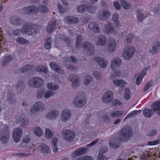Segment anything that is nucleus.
<instances>
[{
    "label": "nucleus",
    "instance_id": "nucleus-64",
    "mask_svg": "<svg viewBox=\"0 0 160 160\" xmlns=\"http://www.w3.org/2000/svg\"><path fill=\"white\" fill-rule=\"evenodd\" d=\"M53 94L54 93L53 92L48 91L45 93L44 97L46 98H48L50 96H52Z\"/></svg>",
    "mask_w": 160,
    "mask_h": 160
},
{
    "label": "nucleus",
    "instance_id": "nucleus-46",
    "mask_svg": "<svg viewBox=\"0 0 160 160\" xmlns=\"http://www.w3.org/2000/svg\"><path fill=\"white\" fill-rule=\"evenodd\" d=\"M82 40V37L80 35L77 37L76 47L77 49H79L80 48V44Z\"/></svg>",
    "mask_w": 160,
    "mask_h": 160
},
{
    "label": "nucleus",
    "instance_id": "nucleus-11",
    "mask_svg": "<svg viewBox=\"0 0 160 160\" xmlns=\"http://www.w3.org/2000/svg\"><path fill=\"white\" fill-rule=\"evenodd\" d=\"M150 68V67H148L144 68L143 69L137 78L136 83L137 85H139L140 84L141 81L142 80L143 78L145 76L147 72L148 71V69Z\"/></svg>",
    "mask_w": 160,
    "mask_h": 160
},
{
    "label": "nucleus",
    "instance_id": "nucleus-13",
    "mask_svg": "<svg viewBox=\"0 0 160 160\" xmlns=\"http://www.w3.org/2000/svg\"><path fill=\"white\" fill-rule=\"evenodd\" d=\"M108 151V148L106 146H102L101 147L98 157V160H107L108 158H105L103 154Z\"/></svg>",
    "mask_w": 160,
    "mask_h": 160
},
{
    "label": "nucleus",
    "instance_id": "nucleus-8",
    "mask_svg": "<svg viewBox=\"0 0 160 160\" xmlns=\"http://www.w3.org/2000/svg\"><path fill=\"white\" fill-rule=\"evenodd\" d=\"M30 25L29 24H27L21 29H17L13 31V33L14 35L18 36L19 35L20 32L23 34L27 33L29 35L30 34Z\"/></svg>",
    "mask_w": 160,
    "mask_h": 160
},
{
    "label": "nucleus",
    "instance_id": "nucleus-35",
    "mask_svg": "<svg viewBox=\"0 0 160 160\" xmlns=\"http://www.w3.org/2000/svg\"><path fill=\"white\" fill-rule=\"evenodd\" d=\"M112 21L114 22L115 25L116 26L118 27L120 25V23L118 21V13H114L112 18Z\"/></svg>",
    "mask_w": 160,
    "mask_h": 160
},
{
    "label": "nucleus",
    "instance_id": "nucleus-39",
    "mask_svg": "<svg viewBox=\"0 0 160 160\" xmlns=\"http://www.w3.org/2000/svg\"><path fill=\"white\" fill-rule=\"evenodd\" d=\"M5 131L7 133L6 135L5 136H2L0 140L2 143L4 144L8 142L10 137L9 132L8 130H5Z\"/></svg>",
    "mask_w": 160,
    "mask_h": 160
},
{
    "label": "nucleus",
    "instance_id": "nucleus-26",
    "mask_svg": "<svg viewBox=\"0 0 160 160\" xmlns=\"http://www.w3.org/2000/svg\"><path fill=\"white\" fill-rule=\"evenodd\" d=\"M44 83L43 80L39 77H35L33 78V84L35 87H39L43 85Z\"/></svg>",
    "mask_w": 160,
    "mask_h": 160
},
{
    "label": "nucleus",
    "instance_id": "nucleus-36",
    "mask_svg": "<svg viewBox=\"0 0 160 160\" xmlns=\"http://www.w3.org/2000/svg\"><path fill=\"white\" fill-rule=\"evenodd\" d=\"M160 46V42H155L152 47V51H150V52H152L153 54H156L159 49Z\"/></svg>",
    "mask_w": 160,
    "mask_h": 160
},
{
    "label": "nucleus",
    "instance_id": "nucleus-21",
    "mask_svg": "<svg viewBox=\"0 0 160 160\" xmlns=\"http://www.w3.org/2000/svg\"><path fill=\"white\" fill-rule=\"evenodd\" d=\"M105 31L106 33L107 34L113 33L115 34L117 33V31L114 30V27L110 23H107L105 26Z\"/></svg>",
    "mask_w": 160,
    "mask_h": 160
},
{
    "label": "nucleus",
    "instance_id": "nucleus-15",
    "mask_svg": "<svg viewBox=\"0 0 160 160\" xmlns=\"http://www.w3.org/2000/svg\"><path fill=\"white\" fill-rule=\"evenodd\" d=\"M58 25L56 20L50 21L46 28L47 32L48 33L52 32L54 29L58 28Z\"/></svg>",
    "mask_w": 160,
    "mask_h": 160
},
{
    "label": "nucleus",
    "instance_id": "nucleus-19",
    "mask_svg": "<svg viewBox=\"0 0 160 160\" xmlns=\"http://www.w3.org/2000/svg\"><path fill=\"white\" fill-rule=\"evenodd\" d=\"M59 114V112L56 110L51 111L48 113L46 117L48 119L52 120L56 119Z\"/></svg>",
    "mask_w": 160,
    "mask_h": 160
},
{
    "label": "nucleus",
    "instance_id": "nucleus-59",
    "mask_svg": "<svg viewBox=\"0 0 160 160\" xmlns=\"http://www.w3.org/2000/svg\"><path fill=\"white\" fill-rule=\"evenodd\" d=\"M152 86V80L149 81L145 85L143 89V91L144 92H146L149 88L151 87Z\"/></svg>",
    "mask_w": 160,
    "mask_h": 160
},
{
    "label": "nucleus",
    "instance_id": "nucleus-43",
    "mask_svg": "<svg viewBox=\"0 0 160 160\" xmlns=\"http://www.w3.org/2000/svg\"><path fill=\"white\" fill-rule=\"evenodd\" d=\"M123 111L119 110L113 112L111 114L112 117H119L123 114Z\"/></svg>",
    "mask_w": 160,
    "mask_h": 160
},
{
    "label": "nucleus",
    "instance_id": "nucleus-54",
    "mask_svg": "<svg viewBox=\"0 0 160 160\" xmlns=\"http://www.w3.org/2000/svg\"><path fill=\"white\" fill-rule=\"evenodd\" d=\"M45 135L47 138L49 139L53 137V134L49 129H46Z\"/></svg>",
    "mask_w": 160,
    "mask_h": 160
},
{
    "label": "nucleus",
    "instance_id": "nucleus-48",
    "mask_svg": "<svg viewBox=\"0 0 160 160\" xmlns=\"http://www.w3.org/2000/svg\"><path fill=\"white\" fill-rule=\"evenodd\" d=\"M87 4L81 5L78 6L77 7L78 12L80 13H82L84 12L87 9Z\"/></svg>",
    "mask_w": 160,
    "mask_h": 160
},
{
    "label": "nucleus",
    "instance_id": "nucleus-57",
    "mask_svg": "<svg viewBox=\"0 0 160 160\" xmlns=\"http://www.w3.org/2000/svg\"><path fill=\"white\" fill-rule=\"evenodd\" d=\"M85 81L84 82L85 85H88L90 82L92 81V78L90 75H88L86 76L84 78Z\"/></svg>",
    "mask_w": 160,
    "mask_h": 160
},
{
    "label": "nucleus",
    "instance_id": "nucleus-52",
    "mask_svg": "<svg viewBox=\"0 0 160 160\" xmlns=\"http://www.w3.org/2000/svg\"><path fill=\"white\" fill-rule=\"evenodd\" d=\"M142 112V110H134L130 112L126 117V118L124 119V121L126 119L130 117H133L135 114H137L139 113H140Z\"/></svg>",
    "mask_w": 160,
    "mask_h": 160
},
{
    "label": "nucleus",
    "instance_id": "nucleus-2",
    "mask_svg": "<svg viewBox=\"0 0 160 160\" xmlns=\"http://www.w3.org/2000/svg\"><path fill=\"white\" fill-rule=\"evenodd\" d=\"M113 97V93L110 91H108L105 92L102 97L103 102L105 103H108L112 101V106H114L118 105H121L122 102L117 99H114L112 100Z\"/></svg>",
    "mask_w": 160,
    "mask_h": 160
},
{
    "label": "nucleus",
    "instance_id": "nucleus-20",
    "mask_svg": "<svg viewBox=\"0 0 160 160\" xmlns=\"http://www.w3.org/2000/svg\"><path fill=\"white\" fill-rule=\"evenodd\" d=\"M71 116L70 111L68 109H66L62 112L61 119L62 121L66 122L70 118Z\"/></svg>",
    "mask_w": 160,
    "mask_h": 160
},
{
    "label": "nucleus",
    "instance_id": "nucleus-23",
    "mask_svg": "<svg viewBox=\"0 0 160 160\" xmlns=\"http://www.w3.org/2000/svg\"><path fill=\"white\" fill-rule=\"evenodd\" d=\"M122 62V60L119 58H115L112 62L111 65V69L113 70H115L119 68Z\"/></svg>",
    "mask_w": 160,
    "mask_h": 160
},
{
    "label": "nucleus",
    "instance_id": "nucleus-3",
    "mask_svg": "<svg viewBox=\"0 0 160 160\" xmlns=\"http://www.w3.org/2000/svg\"><path fill=\"white\" fill-rule=\"evenodd\" d=\"M135 51V48L133 46L128 47L124 50L123 58L125 60H129L133 56Z\"/></svg>",
    "mask_w": 160,
    "mask_h": 160
},
{
    "label": "nucleus",
    "instance_id": "nucleus-25",
    "mask_svg": "<svg viewBox=\"0 0 160 160\" xmlns=\"http://www.w3.org/2000/svg\"><path fill=\"white\" fill-rule=\"evenodd\" d=\"M38 146V150L41 152L48 153L49 152V148L44 143H41Z\"/></svg>",
    "mask_w": 160,
    "mask_h": 160
},
{
    "label": "nucleus",
    "instance_id": "nucleus-62",
    "mask_svg": "<svg viewBox=\"0 0 160 160\" xmlns=\"http://www.w3.org/2000/svg\"><path fill=\"white\" fill-rule=\"evenodd\" d=\"M133 34L131 33L128 35L126 37V41L127 43H130L131 42L133 38Z\"/></svg>",
    "mask_w": 160,
    "mask_h": 160
},
{
    "label": "nucleus",
    "instance_id": "nucleus-9",
    "mask_svg": "<svg viewBox=\"0 0 160 160\" xmlns=\"http://www.w3.org/2000/svg\"><path fill=\"white\" fill-rule=\"evenodd\" d=\"M69 80L72 82V86L73 88H76L79 84V77L74 74H72L68 77Z\"/></svg>",
    "mask_w": 160,
    "mask_h": 160
},
{
    "label": "nucleus",
    "instance_id": "nucleus-53",
    "mask_svg": "<svg viewBox=\"0 0 160 160\" xmlns=\"http://www.w3.org/2000/svg\"><path fill=\"white\" fill-rule=\"evenodd\" d=\"M47 87L49 89L53 90H56L58 88V84H55L53 86L51 82H48L47 84Z\"/></svg>",
    "mask_w": 160,
    "mask_h": 160
},
{
    "label": "nucleus",
    "instance_id": "nucleus-33",
    "mask_svg": "<svg viewBox=\"0 0 160 160\" xmlns=\"http://www.w3.org/2000/svg\"><path fill=\"white\" fill-rule=\"evenodd\" d=\"M122 7L124 9H128L130 8V3L127 0H120Z\"/></svg>",
    "mask_w": 160,
    "mask_h": 160
},
{
    "label": "nucleus",
    "instance_id": "nucleus-16",
    "mask_svg": "<svg viewBox=\"0 0 160 160\" xmlns=\"http://www.w3.org/2000/svg\"><path fill=\"white\" fill-rule=\"evenodd\" d=\"M87 150L86 148H77L72 154V156L73 157L84 154L86 153Z\"/></svg>",
    "mask_w": 160,
    "mask_h": 160
},
{
    "label": "nucleus",
    "instance_id": "nucleus-38",
    "mask_svg": "<svg viewBox=\"0 0 160 160\" xmlns=\"http://www.w3.org/2000/svg\"><path fill=\"white\" fill-rule=\"evenodd\" d=\"M36 71L41 73H47L48 72V68L47 67L43 66H40L37 67L36 68Z\"/></svg>",
    "mask_w": 160,
    "mask_h": 160
},
{
    "label": "nucleus",
    "instance_id": "nucleus-61",
    "mask_svg": "<svg viewBox=\"0 0 160 160\" xmlns=\"http://www.w3.org/2000/svg\"><path fill=\"white\" fill-rule=\"evenodd\" d=\"M45 91L44 89H43L41 91H38L37 98L39 99L43 97L44 93H45Z\"/></svg>",
    "mask_w": 160,
    "mask_h": 160
},
{
    "label": "nucleus",
    "instance_id": "nucleus-60",
    "mask_svg": "<svg viewBox=\"0 0 160 160\" xmlns=\"http://www.w3.org/2000/svg\"><path fill=\"white\" fill-rule=\"evenodd\" d=\"M21 12L22 14H29L30 13V6L22 8Z\"/></svg>",
    "mask_w": 160,
    "mask_h": 160
},
{
    "label": "nucleus",
    "instance_id": "nucleus-47",
    "mask_svg": "<svg viewBox=\"0 0 160 160\" xmlns=\"http://www.w3.org/2000/svg\"><path fill=\"white\" fill-rule=\"evenodd\" d=\"M35 134L38 136L41 137L43 134V132L42 129L39 127H37L34 130Z\"/></svg>",
    "mask_w": 160,
    "mask_h": 160
},
{
    "label": "nucleus",
    "instance_id": "nucleus-37",
    "mask_svg": "<svg viewBox=\"0 0 160 160\" xmlns=\"http://www.w3.org/2000/svg\"><path fill=\"white\" fill-rule=\"evenodd\" d=\"M24 84L23 81H18L16 87V90L17 92H21L22 89H24Z\"/></svg>",
    "mask_w": 160,
    "mask_h": 160
},
{
    "label": "nucleus",
    "instance_id": "nucleus-5",
    "mask_svg": "<svg viewBox=\"0 0 160 160\" xmlns=\"http://www.w3.org/2000/svg\"><path fill=\"white\" fill-rule=\"evenodd\" d=\"M82 94V93L80 94V95L78 94V96H77V97L73 99V103L75 107L82 108L86 104L87 100L86 98L84 97L82 100H79L78 102V98H80L81 97L83 96Z\"/></svg>",
    "mask_w": 160,
    "mask_h": 160
},
{
    "label": "nucleus",
    "instance_id": "nucleus-22",
    "mask_svg": "<svg viewBox=\"0 0 160 160\" xmlns=\"http://www.w3.org/2000/svg\"><path fill=\"white\" fill-rule=\"evenodd\" d=\"M94 61H96L102 68H105L108 64V62L101 58L98 57H96L94 59Z\"/></svg>",
    "mask_w": 160,
    "mask_h": 160
},
{
    "label": "nucleus",
    "instance_id": "nucleus-42",
    "mask_svg": "<svg viewBox=\"0 0 160 160\" xmlns=\"http://www.w3.org/2000/svg\"><path fill=\"white\" fill-rule=\"evenodd\" d=\"M116 43L115 41L110 43L107 49L108 51L109 52H113L116 49Z\"/></svg>",
    "mask_w": 160,
    "mask_h": 160
},
{
    "label": "nucleus",
    "instance_id": "nucleus-24",
    "mask_svg": "<svg viewBox=\"0 0 160 160\" xmlns=\"http://www.w3.org/2000/svg\"><path fill=\"white\" fill-rule=\"evenodd\" d=\"M31 36H35L40 30V28L38 25L31 23Z\"/></svg>",
    "mask_w": 160,
    "mask_h": 160
},
{
    "label": "nucleus",
    "instance_id": "nucleus-10",
    "mask_svg": "<svg viewBox=\"0 0 160 160\" xmlns=\"http://www.w3.org/2000/svg\"><path fill=\"white\" fill-rule=\"evenodd\" d=\"M22 133V129L20 128H16L13 133V140L14 142H17L20 140V137Z\"/></svg>",
    "mask_w": 160,
    "mask_h": 160
},
{
    "label": "nucleus",
    "instance_id": "nucleus-4",
    "mask_svg": "<svg viewBox=\"0 0 160 160\" xmlns=\"http://www.w3.org/2000/svg\"><path fill=\"white\" fill-rule=\"evenodd\" d=\"M62 134L64 139L68 141H72L75 136V134L72 131H70L68 129L62 130Z\"/></svg>",
    "mask_w": 160,
    "mask_h": 160
},
{
    "label": "nucleus",
    "instance_id": "nucleus-41",
    "mask_svg": "<svg viewBox=\"0 0 160 160\" xmlns=\"http://www.w3.org/2000/svg\"><path fill=\"white\" fill-rule=\"evenodd\" d=\"M52 39L51 37H49L46 39L44 43V47L47 49H49L52 47Z\"/></svg>",
    "mask_w": 160,
    "mask_h": 160
},
{
    "label": "nucleus",
    "instance_id": "nucleus-17",
    "mask_svg": "<svg viewBox=\"0 0 160 160\" xmlns=\"http://www.w3.org/2000/svg\"><path fill=\"white\" fill-rule=\"evenodd\" d=\"M50 66L51 68L61 74H64V71L62 70L60 67L56 63L54 62H52L50 64Z\"/></svg>",
    "mask_w": 160,
    "mask_h": 160
},
{
    "label": "nucleus",
    "instance_id": "nucleus-32",
    "mask_svg": "<svg viewBox=\"0 0 160 160\" xmlns=\"http://www.w3.org/2000/svg\"><path fill=\"white\" fill-rule=\"evenodd\" d=\"M22 20L19 18H11L10 22L12 24L20 26L22 24Z\"/></svg>",
    "mask_w": 160,
    "mask_h": 160
},
{
    "label": "nucleus",
    "instance_id": "nucleus-27",
    "mask_svg": "<svg viewBox=\"0 0 160 160\" xmlns=\"http://www.w3.org/2000/svg\"><path fill=\"white\" fill-rule=\"evenodd\" d=\"M90 30H92L95 32L99 33L100 30L98 24L93 22H90L88 25Z\"/></svg>",
    "mask_w": 160,
    "mask_h": 160
},
{
    "label": "nucleus",
    "instance_id": "nucleus-7",
    "mask_svg": "<svg viewBox=\"0 0 160 160\" xmlns=\"http://www.w3.org/2000/svg\"><path fill=\"white\" fill-rule=\"evenodd\" d=\"M45 107V105L41 101L36 102L33 107L31 108V112L32 111L35 112H41Z\"/></svg>",
    "mask_w": 160,
    "mask_h": 160
},
{
    "label": "nucleus",
    "instance_id": "nucleus-58",
    "mask_svg": "<svg viewBox=\"0 0 160 160\" xmlns=\"http://www.w3.org/2000/svg\"><path fill=\"white\" fill-rule=\"evenodd\" d=\"M39 10V7L35 6H31V13H36Z\"/></svg>",
    "mask_w": 160,
    "mask_h": 160
},
{
    "label": "nucleus",
    "instance_id": "nucleus-45",
    "mask_svg": "<svg viewBox=\"0 0 160 160\" xmlns=\"http://www.w3.org/2000/svg\"><path fill=\"white\" fill-rule=\"evenodd\" d=\"M16 41L20 44H27L29 43L27 39L21 37L17 38Z\"/></svg>",
    "mask_w": 160,
    "mask_h": 160
},
{
    "label": "nucleus",
    "instance_id": "nucleus-1",
    "mask_svg": "<svg viewBox=\"0 0 160 160\" xmlns=\"http://www.w3.org/2000/svg\"><path fill=\"white\" fill-rule=\"evenodd\" d=\"M132 132L131 127L127 125L123 127L120 132V137L117 138H112L110 140L109 144L110 147L113 149H116L119 147L121 142L127 141L132 137Z\"/></svg>",
    "mask_w": 160,
    "mask_h": 160
},
{
    "label": "nucleus",
    "instance_id": "nucleus-29",
    "mask_svg": "<svg viewBox=\"0 0 160 160\" xmlns=\"http://www.w3.org/2000/svg\"><path fill=\"white\" fill-rule=\"evenodd\" d=\"M155 113V112L151 108L150 109L148 108H145L143 110V112L144 115L147 118L151 117Z\"/></svg>",
    "mask_w": 160,
    "mask_h": 160
},
{
    "label": "nucleus",
    "instance_id": "nucleus-6",
    "mask_svg": "<svg viewBox=\"0 0 160 160\" xmlns=\"http://www.w3.org/2000/svg\"><path fill=\"white\" fill-rule=\"evenodd\" d=\"M82 47L84 49L88 48L86 53L88 56H92L95 52V48L94 45L91 43L88 42H85L82 44Z\"/></svg>",
    "mask_w": 160,
    "mask_h": 160
},
{
    "label": "nucleus",
    "instance_id": "nucleus-51",
    "mask_svg": "<svg viewBox=\"0 0 160 160\" xmlns=\"http://www.w3.org/2000/svg\"><path fill=\"white\" fill-rule=\"evenodd\" d=\"M142 112V110H134L130 112L126 117V118L124 119V121L126 119L130 117H133L135 114H137L139 113H140Z\"/></svg>",
    "mask_w": 160,
    "mask_h": 160
},
{
    "label": "nucleus",
    "instance_id": "nucleus-28",
    "mask_svg": "<svg viewBox=\"0 0 160 160\" xmlns=\"http://www.w3.org/2000/svg\"><path fill=\"white\" fill-rule=\"evenodd\" d=\"M2 28H0V53H1V52H3L4 51H8V50H7V48H4V46L3 45V43L2 44L3 42V36L2 33V31L1 30Z\"/></svg>",
    "mask_w": 160,
    "mask_h": 160
},
{
    "label": "nucleus",
    "instance_id": "nucleus-14",
    "mask_svg": "<svg viewBox=\"0 0 160 160\" xmlns=\"http://www.w3.org/2000/svg\"><path fill=\"white\" fill-rule=\"evenodd\" d=\"M99 18L101 20H105L110 17L111 12L108 9L103 10L102 12L99 11L98 12Z\"/></svg>",
    "mask_w": 160,
    "mask_h": 160
},
{
    "label": "nucleus",
    "instance_id": "nucleus-50",
    "mask_svg": "<svg viewBox=\"0 0 160 160\" xmlns=\"http://www.w3.org/2000/svg\"><path fill=\"white\" fill-rule=\"evenodd\" d=\"M125 93L124 95V98L126 100H128L130 98V91L128 88H126L124 90Z\"/></svg>",
    "mask_w": 160,
    "mask_h": 160
},
{
    "label": "nucleus",
    "instance_id": "nucleus-56",
    "mask_svg": "<svg viewBox=\"0 0 160 160\" xmlns=\"http://www.w3.org/2000/svg\"><path fill=\"white\" fill-rule=\"evenodd\" d=\"M30 70V65H28L24 66L23 68L20 69V71L21 73H24L29 71Z\"/></svg>",
    "mask_w": 160,
    "mask_h": 160
},
{
    "label": "nucleus",
    "instance_id": "nucleus-34",
    "mask_svg": "<svg viewBox=\"0 0 160 160\" xmlns=\"http://www.w3.org/2000/svg\"><path fill=\"white\" fill-rule=\"evenodd\" d=\"M12 59V57L11 56H4L3 61L2 62V65L3 66H5L7 65L11 62Z\"/></svg>",
    "mask_w": 160,
    "mask_h": 160
},
{
    "label": "nucleus",
    "instance_id": "nucleus-18",
    "mask_svg": "<svg viewBox=\"0 0 160 160\" xmlns=\"http://www.w3.org/2000/svg\"><path fill=\"white\" fill-rule=\"evenodd\" d=\"M106 37L103 35H100L98 36L97 38V45L100 46H103L105 45L106 43Z\"/></svg>",
    "mask_w": 160,
    "mask_h": 160
},
{
    "label": "nucleus",
    "instance_id": "nucleus-30",
    "mask_svg": "<svg viewBox=\"0 0 160 160\" xmlns=\"http://www.w3.org/2000/svg\"><path fill=\"white\" fill-rule=\"evenodd\" d=\"M151 108L155 112L160 110V100H157L152 103Z\"/></svg>",
    "mask_w": 160,
    "mask_h": 160
},
{
    "label": "nucleus",
    "instance_id": "nucleus-63",
    "mask_svg": "<svg viewBox=\"0 0 160 160\" xmlns=\"http://www.w3.org/2000/svg\"><path fill=\"white\" fill-rule=\"evenodd\" d=\"M76 160H93V159L91 157L86 156L84 157H80Z\"/></svg>",
    "mask_w": 160,
    "mask_h": 160
},
{
    "label": "nucleus",
    "instance_id": "nucleus-31",
    "mask_svg": "<svg viewBox=\"0 0 160 160\" xmlns=\"http://www.w3.org/2000/svg\"><path fill=\"white\" fill-rule=\"evenodd\" d=\"M113 82L115 85L118 87H124L126 84V82L123 80L115 79L113 80Z\"/></svg>",
    "mask_w": 160,
    "mask_h": 160
},
{
    "label": "nucleus",
    "instance_id": "nucleus-55",
    "mask_svg": "<svg viewBox=\"0 0 160 160\" xmlns=\"http://www.w3.org/2000/svg\"><path fill=\"white\" fill-rule=\"evenodd\" d=\"M39 9L40 12L42 13L48 12V9L47 6H44L43 5H39Z\"/></svg>",
    "mask_w": 160,
    "mask_h": 160
},
{
    "label": "nucleus",
    "instance_id": "nucleus-12",
    "mask_svg": "<svg viewBox=\"0 0 160 160\" xmlns=\"http://www.w3.org/2000/svg\"><path fill=\"white\" fill-rule=\"evenodd\" d=\"M64 20L66 23L70 24L77 23L79 21L78 18H76L72 16H68L64 18Z\"/></svg>",
    "mask_w": 160,
    "mask_h": 160
},
{
    "label": "nucleus",
    "instance_id": "nucleus-40",
    "mask_svg": "<svg viewBox=\"0 0 160 160\" xmlns=\"http://www.w3.org/2000/svg\"><path fill=\"white\" fill-rule=\"evenodd\" d=\"M96 8V6L87 4V10L88 12L90 13L93 14L94 13Z\"/></svg>",
    "mask_w": 160,
    "mask_h": 160
},
{
    "label": "nucleus",
    "instance_id": "nucleus-49",
    "mask_svg": "<svg viewBox=\"0 0 160 160\" xmlns=\"http://www.w3.org/2000/svg\"><path fill=\"white\" fill-rule=\"evenodd\" d=\"M137 13L138 14V20L140 22H142L143 19L147 17V16H144V15L141 13V10H137Z\"/></svg>",
    "mask_w": 160,
    "mask_h": 160
},
{
    "label": "nucleus",
    "instance_id": "nucleus-44",
    "mask_svg": "<svg viewBox=\"0 0 160 160\" xmlns=\"http://www.w3.org/2000/svg\"><path fill=\"white\" fill-rule=\"evenodd\" d=\"M63 60L66 62H69L72 63H76L77 61L76 58L73 56L69 57L67 56L64 58Z\"/></svg>",
    "mask_w": 160,
    "mask_h": 160
}]
</instances>
